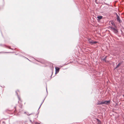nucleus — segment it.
Instances as JSON below:
<instances>
[{"label":"nucleus","instance_id":"19","mask_svg":"<svg viewBox=\"0 0 124 124\" xmlns=\"http://www.w3.org/2000/svg\"><path fill=\"white\" fill-rule=\"evenodd\" d=\"M0 46H2V45L1 44H0Z\"/></svg>","mask_w":124,"mask_h":124},{"label":"nucleus","instance_id":"8","mask_svg":"<svg viewBox=\"0 0 124 124\" xmlns=\"http://www.w3.org/2000/svg\"><path fill=\"white\" fill-rule=\"evenodd\" d=\"M19 90H17L16 91V94L17 95V96L18 97V99L19 100V101L20 100V97L18 96V94L17 93V92H19Z\"/></svg>","mask_w":124,"mask_h":124},{"label":"nucleus","instance_id":"12","mask_svg":"<svg viewBox=\"0 0 124 124\" xmlns=\"http://www.w3.org/2000/svg\"><path fill=\"white\" fill-rule=\"evenodd\" d=\"M45 98L44 99V100H43V102H42V103H41V104L40 105L39 108V109L40 107L42 104L43 103V102L44 101V100H45Z\"/></svg>","mask_w":124,"mask_h":124},{"label":"nucleus","instance_id":"5","mask_svg":"<svg viewBox=\"0 0 124 124\" xmlns=\"http://www.w3.org/2000/svg\"><path fill=\"white\" fill-rule=\"evenodd\" d=\"M104 104L107 105L109 104L110 103V101L109 100L108 101H103Z\"/></svg>","mask_w":124,"mask_h":124},{"label":"nucleus","instance_id":"23","mask_svg":"<svg viewBox=\"0 0 124 124\" xmlns=\"http://www.w3.org/2000/svg\"><path fill=\"white\" fill-rule=\"evenodd\" d=\"M27 59H28V60H29V59H27Z\"/></svg>","mask_w":124,"mask_h":124},{"label":"nucleus","instance_id":"15","mask_svg":"<svg viewBox=\"0 0 124 124\" xmlns=\"http://www.w3.org/2000/svg\"><path fill=\"white\" fill-rule=\"evenodd\" d=\"M46 90L47 92V87H46Z\"/></svg>","mask_w":124,"mask_h":124},{"label":"nucleus","instance_id":"22","mask_svg":"<svg viewBox=\"0 0 124 124\" xmlns=\"http://www.w3.org/2000/svg\"><path fill=\"white\" fill-rule=\"evenodd\" d=\"M27 59H28V60H29V59H27Z\"/></svg>","mask_w":124,"mask_h":124},{"label":"nucleus","instance_id":"4","mask_svg":"<svg viewBox=\"0 0 124 124\" xmlns=\"http://www.w3.org/2000/svg\"><path fill=\"white\" fill-rule=\"evenodd\" d=\"M103 104V101H98L96 103L97 105H100Z\"/></svg>","mask_w":124,"mask_h":124},{"label":"nucleus","instance_id":"1","mask_svg":"<svg viewBox=\"0 0 124 124\" xmlns=\"http://www.w3.org/2000/svg\"><path fill=\"white\" fill-rule=\"evenodd\" d=\"M109 27L110 28L111 30L115 34H117L118 31L116 26V27H114L113 26H110Z\"/></svg>","mask_w":124,"mask_h":124},{"label":"nucleus","instance_id":"16","mask_svg":"<svg viewBox=\"0 0 124 124\" xmlns=\"http://www.w3.org/2000/svg\"><path fill=\"white\" fill-rule=\"evenodd\" d=\"M8 48H9V49H11V48H10V46H9V47H8Z\"/></svg>","mask_w":124,"mask_h":124},{"label":"nucleus","instance_id":"17","mask_svg":"<svg viewBox=\"0 0 124 124\" xmlns=\"http://www.w3.org/2000/svg\"><path fill=\"white\" fill-rule=\"evenodd\" d=\"M30 121L31 123H32V121L31 120H30Z\"/></svg>","mask_w":124,"mask_h":124},{"label":"nucleus","instance_id":"20","mask_svg":"<svg viewBox=\"0 0 124 124\" xmlns=\"http://www.w3.org/2000/svg\"><path fill=\"white\" fill-rule=\"evenodd\" d=\"M2 52H0V53H2Z\"/></svg>","mask_w":124,"mask_h":124},{"label":"nucleus","instance_id":"24","mask_svg":"<svg viewBox=\"0 0 124 124\" xmlns=\"http://www.w3.org/2000/svg\"><path fill=\"white\" fill-rule=\"evenodd\" d=\"M7 53H8L9 52H7Z\"/></svg>","mask_w":124,"mask_h":124},{"label":"nucleus","instance_id":"2","mask_svg":"<svg viewBox=\"0 0 124 124\" xmlns=\"http://www.w3.org/2000/svg\"><path fill=\"white\" fill-rule=\"evenodd\" d=\"M87 40L89 43L91 45H93L97 43V41H93V40L91 38H88Z\"/></svg>","mask_w":124,"mask_h":124},{"label":"nucleus","instance_id":"13","mask_svg":"<svg viewBox=\"0 0 124 124\" xmlns=\"http://www.w3.org/2000/svg\"><path fill=\"white\" fill-rule=\"evenodd\" d=\"M116 16H117H117H118L117 14L116 13Z\"/></svg>","mask_w":124,"mask_h":124},{"label":"nucleus","instance_id":"11","mask_svg":"<svg viewBox=\"0 0 124 124\" xmlns=\"http://www.w3.org/2000/svg\"><path fill=\"white\" fill-rule=\"evenodd\" d=\"M111 23L112 24V25L114 26V27H116V25H115V23H114L113 22H112Z\"/></svg>","mask_w":124,"mask_h":124},{"label":"nucleus","instance_id":"18","mask_svg":"<svg viewBox=\"0 0 124 124\" xmlns=\"http://www.w3.org/2000/svg\"><path fill=\"white\" fill-rule=\"evenodd\" d=\"M53 73V72H52V75H51V76H52V74Z\"/></svg>","mask_w":124,"mask_h":124},{"label":"nucleus","instance_id":"7","mask_svg":"<svg viewBox=\"0 0 124 124\" xmlns=\"http://www.w3.org/2000/svg\"><path fill=\"white\" fill-rule=\"evenodd\" d=\"M55 69L56 71L55 74H56V73H58L59 71L60 68L58 67H55Z\"/></svg>","mask_w":124,"mask_h":124},{"label":"nucleus","instance_id":"10","mask_svg":"<svg viewBox=\"0 0 124 124\" xmlns=\"http://www.w3.org/2000/svg\"><path fill=\"white\" fill-rule=\"evenodd\" d=\"M122 63V62H120L116 66L117 67H118L119 66L121 65Z\"/></svg>","mask_w":124,"mask_h":124},{"label":"nucleus","instance_id":"21","mask_svg":"<svg viewBox=\"0 0 124 124\" xmlns=\"http://www.w3.org/2000/svg\"><path fill=\"white\" fill-rule=\"evenodd\" d=\"M24 113H26V112H24Z\"/></svg>","mask_w":124,"mask_h":124},{"label":"nucleus","instance_id":"3","mask_svg":"<svg viewBox=\"0 0 124 124\" xmlns=\"http://www.w3.org/2000/svg\"><path fill=\"white\" fill-rule=\"evenodd\" d=\"M103 56L101 59V60L102 61H104L105 62H107L106 59L107 58V56H106L104 58H103Z\"/></svg>","mask_w":124,"mask_h":124},{"label":"nucleus","instance_id":"6","mask_svg":"<svg viewBox=\"0 0 124 124\" xmlns=\"http://www.w3.org/2000/svg\"><path fill=\"white\" fill-rule=\"evenodd\" d=\"M116 20L117 22H119V23H121L122 22V21L120 19L119 17L118 16L117 17Z\"/></svg>","mask_w":124,"mask_h":124},{"label":"nucleus","instance_id":"14","mask_svg":"<svg viewBox=\"0 0 124 124\" xmlns=\"http://www.w3.org/2000/svg\"><path fill=\"white\" fill-rule=\"evenodd\" d=\"M118 67H117V66H116V67L115 68V69H116L117 68H118Z\"/></svg>","mask_w":124,"mask_h":124},{"label":"nucleus","instance_id":"9","mask_svg":"<svg viewBox=\"0 0 124 124\" xmlns=\"http://www.w3.org/2000/svg\"><path fill=\"white\" fill-rule=\"evenodd\" d=\"M97 17L98 18L97 20H99L102 18L103 17L101 16H97Z\"/></svg>","mask_w":124,"mask_h":124}]
</instances>
